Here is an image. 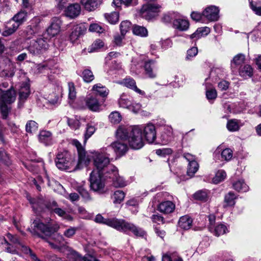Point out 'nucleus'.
<instances>
[{
	"instance_id": "48",
	"label": "nucleus",
	"mask_w": 261,
	"mask_h": 261,
	"mask_svg": "<svg viewBox=\"0 0 261 261\" xmlns=\"http://www.w3.org/2000/svg\"><path fill=\"white\" fill-rule=\"evenodd\" d=\"M131 102L128 97L124 95H122L118 100V104L120 107L128 109L130 106Z\"/></svg>"
},
{
	"instance_id": "2",
	"label": "nucleus",
	"mask_w": 261,
	"mask_h": 261,
	"mask_svg": "<svg viewBox=\"0 0 261 261\" xmlns=\"http://www.w3.org/2000/svg\"><path fill=\"white\" fill-rule=\"evenodd\" d=\"M95 221L106 224L120 231L126 232L130 231L137 237H143L145 234V232L142 228L123 219H105L101 215H97L95 218Z\"/></svg>"
},
{
	"instance_id": "44",
	"label": "nucleus",
	"mask_w": 261,
	"mask_h": 261,
	"mask_svg": "<svg viewBox=\"0 0 261 261\" xmlns=\"http://www.w3.org/2000/svg\"><path fill=\"white\" fill-rule=\"evenodd\" d=\"M226 176V173L225 171L223 170H218L215 176V177L213 178V182L217 184L223 180L225 179Z\"/></svg>"
},
{
	"instance_id": "38",
	"label": "nucleus",
	"mask_w": 261,
	"mask_h": 261,
	"mask_svg": "<svg viewBox=\"0 0 261 261\" xmlns=\"http://www.w3.org/2000/svg\"><path fill=\"white\" fill-rule=\"evenodd\" d=\"M133 34L142 37L148 36V31L146 28L138 25H135L133 28Z\"/></svg>"
},
{
	"instance_id": "40",
	"label": "nucleus",
	"mask_w": 261,
	"mask_h": 261,
	"mask_svg": "<svg viewBox=\"0 0 261 261\" xmlns=\"http://www.w3.org/2000/svg\"><path fill=\"white\" fill-rule=\"evenodd\" d=\"M251 9L257 15H261V0H249Z\"/></svg>"
},
{
	"instance_id": "49",
	"label": "nucleus",
	"mask_w": 261,
	"mask_h": 261,
	"mask_svg": "<svg viewBox=\"0 0 261 261\" xmlns=\"http://www.w3.org/2000/svg\"><path fill=\"white\" fill-rule=\"evenodd\" d=\"M25 129L29 133H35L38 129V124L34 121L30 120L26 124Z\"/></svg>"
},
{
	"instance_id": "60",
	"label": "nucleus",
	"mask_w": 261,
	"mask_h": 261,
	"mask_svg": "<svg viewBox=\"0 0 261 261\" xmlns=\"http://www.w3.org/2000/svg\"><path fill=\"white\" fill-rule=\"evenodd\" d=\"M104 45L103 41L100 39L95 40L94 43L92 44L90 48V52L96 51L98 49H100Z\"/></svg>"
},
{
	"instance_id": "14",
	"label": "nucleus",
	"mask_w": 261,
	"mask_h": 261,
	"mask_svg": "<svg viewBox=\"0 0 261 261\" xmlns=\"http://www.w3.org/2000/svg\"><path fill=\"white\" fill-rule=\"evenodd\" d=\"M146 140L149 143L154 142L156 139V130L155 126L151 123H148L144 127H142Z\"/></svg>"
},
{
	"instance_id": "43",
	"label": "nucleus",
	"mask_w": 261,
	"mask_h": 261,
	"mask_svg": "<svg viewBox=\"0 0 261 261\" xmlns=\"http://www.w3.org/2000/svg\"><path fill=\"white\" fill-rule=\"evenodd\" d=\"M76 190L78 191L84 200L89 201L91 200V197H90L89 193L83 185L77 186Z\"/></svg>"
},
{
	"instance_id": "53",
	"label": "nucleus",
	"mask_w": 261,
	"mask_h": 261,
	"mask_svg": "<svg viewBox=\"0 0 261 261\" xmlns=\"http://www.w3.org/2000/svg\"><path fill=\"white\" fill-rule=\"evenodd\" d=\"M95 131V128L94 126L91 124H88L87 125L86 132L84 135V144H86L88 139L92 136V135L94 133Z\"/></svg>"
},
{
	"instance_id": "47",
	"label": "nucleus",
	"mask_w": 261,
	"mask_h": 261,
	"mask_svg": "<svg viewBox=\"0 0 261 261\" xmlns=\"http://www.w3.org/2000/svg\"><path fill=\"white\" fill-rule=\"evenodd\" d=\"M228 231V229L226 225L223 224H218L215 228L213 233L216 236H219L223 234Z\"/></svg>"
},
{
	"instance_id": "35",
	"label": "nucleus",
	"mask_w": 261,
	"mask_h": 261,
	"mask_svg": "<svg viewBox=\"0 0 261 261\" xmlns=\"http://www.w3.org/2000/svg\"><path fill=\"white\" fill-rule=\"evenodd\" d=\"M82 121H85V119L76 116L74 118H68L67 123L71 129L76 130L80 128Z\"/></svg>"
},
{
	"instance_id": "63",
	"label": "nucleus",
	"mask_w": 261,
	"mask_h": 261,
	"mask_svg": "<svg viewBox=\"0 0 261 261\" xmlns=\"http://www.w3.org/2000/svg\"><path fill=\"white\" fill-rule=\"evenodd\" d=\"M198 53V48L196 47H192L187 50L186 56L187 60H191L192 58L196 56Z\"/></svg>"
},
{
	"instance_id": "27",
	"label": "nucleus",
	"mask_w": 261,
	"mask_h": 261,
	"mask_svg": "<svg viewBox=\"0 0 261 261\" xmlns=\"http://www.w3.org/2000/svg\"><path fill=\"white\" fill-rule=\"evenodd\" d=\"M81 2L86 10L92 11L99 7L101 0H81Z\"/></svg>"
},
{
	"instance_id": "30",
	"label": "nucleus",
	"mask_w": 261,
	"mask_h": 261,
	"mask_svg": "<svg viewBox=\"0 0 261 261\" xmlns=\"http://www.w3.org/2000/svg\"><path fill=\"white\" fill-rule=\"evenodd\" d=\"M237 70L239 72V75L244 78L250 77L253 75V68L249 64H245L243 66H240Z\"/></svg>"
},
{
	"instance_id": "1",
	"label": "nucleus",
	"mask_w": 261,
	"mask_h": 261,
	"mask_svg": "<svg viewBox=\"0 0 261 261\" xmlns=\"http://www.w3.org/2000/svg\"><path fill=\"white\" fill-rule=\"evenodd\" d=\"M72 143L76 147L78 152V162L71 160V155L67 151L59 152L57 155L56 163L60 170L74 171L81 168L84 165L87 166L90 161L84 147L78 140H73Z\"/></svg>"
},
{
	"instance_id": "59",
	"label": "nucleus",
	"mask_w": 261,
	"mask_h": 261,
	"mask_svg": "<svg viewBox=\"0 0 261 261\" xmlns=\"http://www.w3.org/2000/svg\"><path fill=\"white\" fill-rule=\"evenodd\" d=\"M89 30L90 32L100 34L103 33L105 29L97 23H93L90 25Z\"/></svg>"
},
{
	"instance_id": "3",
	"label": "nucleus",
	"mask_w": 261,
	"mask_h": 261,
	"mask_svg": "<svg viewBox=\"0 0 261 261\" xmlns=\"http://www.w3.org/2000/svg\"><path fill=\"white\" fill-rule=\"evenodd\" d=\"M16 92L13 88L7 90L0 89V112L3 119H6L11 110L10 105L16 99Z\"/></svg>"
},
{
	"instance_id": "15",
	"label": "nucleus",
	"mask_w": 261,
	"mask_h": 261,
	"mask_svg": "<svg viewBox=\"0 0 261 261\" xmlns=\"http://www.w3.org/2000/svg\"><path fill=\"white\" fill-rule=\"evenodd\" d=\"M219 9L215 6L206 8L202 12V15L210 21H217L219 18Z\"/></svg>"
},
{
	"instance_id": "5",
	"label": "nucleus",
	"mask_w": 261,
	"mask_h": 261,
	"mask_svg": "<svg viewBox=\"0 0 261 261\" xmlns=\"http://www.w3.org/2000/svg\"><path fill=\"white\" fill-rule=\"evenodd\" d=\"M49 39L43 36L32 40L27 47L29 52L34 55L38 56L45 53L49 47Z\"/></svg>"
},
{
	"instance_id": "41",
	"label": "nucleus",
	"mask_w": 261,
	"mask_h": 261,
	"mask_svg": "<svg viewBox=\"0 0 261 261\" xmlns=\"http://www.w3.org/2000/svg\"><path fill=\"white\" fill-rule=\"evenodd\" d=\"M162 261H182L176 252L167 253L163 255Z\"/></svg>"
},
{
	"instance_id": "45",
	"label": "nucleus",
	"mask_w": 261,
	"mask_h": 261,
	"mask_svg": "<svg viewBox=\"0 0 261 261\" xmlns=\"http://www.w3.org/2000/svg\"><path fill=\"white\" fill-rule=\"evenodd\" d=\"M105 17L110 23L115 24L119 20V13L117 12L107 13L105 14Z\"/></svg>"
},
{
	"instance_id": "8",
	"label": "nucleus",
	"mask_w": 261,
	"mask_h": 261,
	"mask_svg": "<svg viewBox=\"0 0 261 261\" xmlns=\"http://www.w3.org/2000/svg\"><path fill=\"white\" fill-rule=\"evenodd\" d=\"M101 173L93 171L90 176L91 189L95 192L103 193L105 186V180L102 177Z\"/></svg>"
},
{
	"instance_id": "23",
	"label": "nucleus",
	"mask_w": 261,
	"mask_h": 261,
	"mask_svg": "<svg viewBox=\"0 0 261 261\" xmlns=\"http://www.w3.org/2000/svg\"><path fill=\"white\" fill-rule=\"evenodd\" d=\"M175 207V204L168 200L160 203L158 205V210L164 214H170L173 212Z\"/></svg>"
},
{
	"instance_id": "32",
	"label": "nucleus",
	"mask_w": 261,
	"mask_h": 261,
	"mask_svg": "<svg viewBox=\"0 0 261 261\" xmlns=\"http://www.w3.org/2000/svg\"><path fill=\"white\" fill-rule=\"evenodd\" d=\"M57 206V203L56 202H53L50 208L53 212L57 214L58 216L63 217V218L68 220H72V217L70 215H68L64 210L58 207Z\"/></svg>"
},
{
	"instance_id": "39",
	"label": "nucleus",
	"mask_w": 261,
	"mask_h": 261,
	"mask_svg": "<svg viewBox=\"0 0 261 261\" xmlns=\"http://www.w3.org/2000/svg\"><path fill=\"white\" fill-rule=\"evenodd\" d=\"M240 121L237 119H231L227 121L226 127L230 132H236L239 130L241 125Z\"/></svg>"
},
{
	"instance_id": "12",
	"label": "nucleus",
	"mask_w": 261,
	"mask_h": 261,
	"mask_svg": "<svg viewBox=\"0 0 261 261\" xmlns=\"http://www.w3.org/2000/svg\"><path fill=\"white\" fill-rule=\"evenodd\" d=\"M40 22L41 20L39 17H34L32 19L31 24L25 30L26 37L28 39L32 38L35 34L39 32L41 29Z\"/></svg>"
},
{
	"instance_id": "57",
	"label": "nucleus",
	"mask_w": 261,
	"mask_h": 261,
	"mask_svg": "<svg viewBox=\"0 0 261 261\" xmlns=\"http://www.w3.org/2000/svg\"><path fill=\"white\" fill-rule=\"evenodd\" d=\"M76 97V91L73 83H68V98L70 100H74Z\"/></svg>"
},
{
	"instance_id": "50",
	"label": "nucleus",
	"mask_w": 261,
	"mask_h": 261,
	"mask_svg": "<svg viewBox=\"0 0 261 261\" xmlns=\"http://www.w3.org/2000/svg\"><path fill=\"white\" fill-rule=\"evenodd\" d=\"M132 24L130 21L125 20L121 22L120 25V29L121 34L122 36H124L126 33L130 30Z\"/></svg>"
},
{
	"instance_id": "46",
	"label": "nucleus",
	"mask_w": 261,
	"mask_h": 261,
	"mask_svg": "<svg viewBox=\"0 0 261 261\" xmlns=\"http://www.w3.org/2000/svg\"><path fill=\"white\" fill-rule=\"evenodd\" d=\"M9 27H7L5 31L2 33V35L4 36H9L13 34L18 28V25L16 23H13V22L10 24Z\"/></svg>"
},
{
	"instance_id": "4",
	"label": "nucleus",
	"mask_w": 261,
	"mask_h": 261,
	"mask_svg": "<svg viewBox=\"0 0 261 261\" xmlns=\"http://www.w3.org/2000/svg\"><path fill=\"white\" fill-rule=\"evenodd\" d=\"M59 229V225L56 223L45 224L40 220H35L31 226V233L34 235L42 233L47 236H50Z\"/></svg>"
},
{
	"instance_id": "6",
	"label": "nucleus",
	"mask_w": 261,
	"mask_h": 261,
	"mask_svg": "<svg viewBox=\"0 0 261 261\" xmlns=\"http://www.w3.org/2000/svg\"><path fill=\"white\" fill-rule=\"evenodd\" d=\"M130 132L127 142L130 148L139 149L144 145L142 138V128L138 126H133Z\"/></svg>"
},
{
	"instance_id": "18",
	"label": "nucleus",
	"mask_w": 261,
	"mask_h": 261,
	"mask_svg": "<svg viewBox=\"0 0 261 261\" xmlns=\"http://www.w3.org/2000/svg\"><path fill=\"white\" fill-rule=\"evenodd\" d=\"M110 149H113L116 154L121 155L127 151L128 147L126 143L117 141L112 143L106 150L109 151Z\"/></svg>"
},
{
	"instance_id": "28",
	"label": "nucleus",
	"mask_w": 261,
	"mask_h": 261,
	"mask_svg": "<svg viewBox=\"0 0 261 261\" xmlns=\"http://www.w3.org/2000/svg\"><path fill=\"white\" fill-rule=\"evenodd\" d=\"M121 84L124 86L133 90L141 95L145 94V92L144 91L137 88L135 81L132 78L127 77L124 79L121 82Z\"/></svg>"
},
{
	"instance_id": "21",
	"label": "nucleus",
	"mask_w": 261,
	"mask_h": 261,
	"mask_svg": "<svg viewBox=\"0 0 261 261\" xmlns=\"http://www.w3.org/2000/svg\"><path fill=\"white\" fill-rule=\"evenodd\" d=\"M29 80L26 79L20 86L19 92V99L20 101H24L28 97L30 94Z\"/></svg>"
},
{
	"instance_id": "62",
	"label": "nucleus",
	"mask_w": 261,
	"mask_h": 261,
	"mask_svg": "<svg viewBox=\"0 0 261 261\" xmlns=\"http://www.w3.org/2000/svg\"><path fill=\"white\" fill-rule=\"evenodd\" d=\"M172 153V150L171 148H162L156 150L157 155L162 156H165L166 155L171 154Z\"/></svg>"
},
{
	"instance_id": "26",
	"label": "nucleus",
	"mask_w": 261,
	"mask_h": 261,
	"mask_svg": "<svg viewBox=\"0 0 261 261\" xmlns=\"http://www.w3.org/2000/svg\"><path fill=\"white\" fill-rule=\"evenodd\" d=\"M27 18V12L24 10H21L13 16L12 19L10 20L9 23L11 24L12 22L16 23L18 25V27H19L20 24L26 21Z\"/></svg>"
},
{
	"instance_id": "64",
	"label": "nucleus",
	"mask_w": 261,
	"mask_h": 261,
	"mask_svg": "<svg viewBox=\"0 0 261 261\" xmlns=\"http://www.w3.org/2000/svg\"><path fill=\"white\" fill-rule=\"evenodd\" d=\"M77 230V228L74 227H70V228L66 229L64 231L63 234L65 237H66L67 238H71L75 234V233Z\"/></svg>"
},
{
	"instance_id": "10",
	"label": "nucleus",
	"mask_w": 261,
	"mask_h": 261,
	"mask_svg": "<svg viewBox=\"0 0 261 261\" xmlns=\"http://www.w3.org/2000/svg\"><path fill=\"white\" fill-rule=\"evenodd\" d=\"M109 153L106 152H96L94 156V165L98 171L100 172L101 170L107 167L110 163Z\"/></svg>"
},
{
	"instance_id": "16",
	"label": "nucleus",
	"mask_w": 261,
	"mask_h": 261,
	"mask_svg": "<svg viewBox=\"0 0 261 261\" xmlns=\"http://www.w3.org/2000/svg\"><path fill=\"white\" fill-rule=\"evenodd\" d=\"M6 64L4 68L0 65V75L4 77H12L15 73V67L14 64L9 59H5L3 60Z\"/></svg>"
},
{
	"instance_id": "17",
	"label": "nucleus",
	"mask_w": 261,
	"mask_h": 261,
	"mask_svg": "<svg viewBox=\"0 0 261 261\" xmlns=\"http://www.w3.org/2000/svg\"><path fill=\"white\" fill-rule=\"evenodd\" d=\"M61 21L58 17L52 19L50 26L46 29V33L50 38L59 34L60 31Z\"/></svg>"
},
{
	"instance_id": "36",
	"label": "nucleus",
	"mask_w": 261,
	"mask_h": 261,
	"mask_svg": "<svg viewBox=\"0 0 261 261\" xmlns=\"http://www.w3.org/2000/svg\"><path fill=\"white\" fill-rule=\"evenodd\" d=\"M92 90L95 92L96 94L102 97L107 96L109 93V90L101 84L94 85L92 88Z\"/></svg>"
},
{
	"instance_id": "34",
	"label": "nucleus",
	"mask_w": 261,
	"mask_h": 261,
	"mask_svg": "<svg viewBox=\"0 0 261 261\" xmlns=\"http://www.w3.org/2000/svg\"><path fill=\"white\" fill-rule=\"evenodd\" d=\"M192 223V219L188 216H184L180 218L178 221L179 226L185 230L191 228Z\"/></svg>"
},
{
	"instance_id": "13",
	"label": "nucleus",
	"mask_w": 261,
	"mask_h": 261,
	"mask_svg": "<svg viewBox=\"0 0 261 261\" xmlns=\"http://www.w3.org/2000/svg\"><path fill=\"white\" fill-rule=\"evenodd\" d=\"M86 31V28L82 23L73 25L69 35L70 42L72 43H74L81 36L84 35Z\"/></svg>"
},
{
	"instance_id": "55",
	"label": "nucleus",
	"mask_w": 261,
	"mask_h": 261,
	"mask_svg": "<svg viewBox=\"0 0 261 261\" xmlns=\"http://www.w3.org/2000/svg\"><path fill=\"white\" fill-rule=\"evenodd\" d=\"M125 193L120 190L116 191L113 195L114 203H120L124 199Z\"/></svg>"
},
{
	"instance_id": "42",
	"label": "nucleus",
	"mask_w": 261,
	"mask_h": 261,
	"mask_svg": "<svg viewBox=\"0 0 261 261\" xmlns=\"http://www.w3.org/2000/svg\"><path fill=\"white\" fill-rule=\"evenodd\" d=\"M71 255L73 257L74 261H98L95 257L92 256L83 258L75 251L72 252Z\"/></svg>"
},
{
	"instance_id": "54",
	"label": "nucleus",
	"mask_w": 261,
	"mask_h": 261,
	"mask_svg": "<svg viewBox=\"0 0 261 261\" xmlns=\"http://www.w3.org/2000/svg\"><path fill=\"white\" fill-rule=\"evenodd\" d=\"M236 198V196L234 193L232 192H229L225 196L224 201L228 206H232L234 205V200Z\"/></svg>"
},
{
	"instance_id": "25",
	"label": "nucleus",
	"mask_w": 261,
	"mask_h": 261,
	"mask_svg": "<svg viewBox=\"0 0 261 261\" xmlns=\"http://www.w3.org/2000/svg\"><path fill=\"white\" fill-rule=\"evenodd\" d=\"M146 74L150 78H154L156 76L155 70L156 66L155 62L153 60H149L146 62L144 65Z\"/></svg>"
},
{
	"instance_id": "19",
	"label": "nucleus",
	"mask_w": 261,
	"mask_h": 261,
	"mask_svg": "<svg viewBox=\"0 0 261 261\" xmlns=\"http://www.w3.org/2000/svg\"><path fill=\"white\" fill-rule=\"evenodd\" d=\"M85 101L86 106L91 111L97 112L99 110L100 104L95 95H88Z\"/></svg>"
},
{
	"instance_id": "61",
	"label": "nucleus",
	"mask_w": 261,
	"mask_h": 261,
	"mask_svg": "<svg viewBox=\"0 0 261 261\" xmlns=\"http://www.w3.org/2000/svg\"><path fill=\"white\" fill-rule=\"evenodd\" d=\"M173 138V135H171L166 133V132H163L161 136L162 143L163 144H166L170 142Z\"/></svg>"
},
{
	"instance_id": "7",
	"label": "nucleus",
	"mask_w": 261,
	"mask_h": 261,
	"mask_svg": "<svg viewBox=\"0 0 261 261\" xmlns=\"http://www.w3.org/2000/svg\"><path fill=\"white\" fill-rule=\"evenodd\" d=\"M161 6L156 4H146L140 10V16L146 20H150L159 15Z\"/></svg>"
},
{
	"instance_id": "51",
	"label": "nucleus",
	"mask_w": 261,
	"mask_h": 261,
	"mask_svg": "<svg viewBox=\"0 0 261 261\" xmlns=\"http://www.w3.org/2000/svg\"><path fill=\"white\" fill-rule=\"evenodd\" d=\"M109 120L113 124L119 123L122 119L120 114L117 111L112 112L109 115Z\"/></svg>"
},
{
	"instance_id": "58",
	"label": "nucleus",
	"mask_w": 261,
	"mask_h": 261,
	"mask_svg": "<svg viewBox=\"0 0 261 261\" xmlns=\"http://www.w3.org/2000/svg\"><path fill=\"white\" fill-rule=\"evenodd\" d=\"M232 151L229 148H226L221 152V158L222 160L229 161L232 157Z\"/></svg>"
},
{
	"instance_id": "11",
	"label": "nucleus",
	"mask_w": 261,
	"mask_h": 261,
	"mask_svg": "<svg viewBox=\"0 0 261 261\" xmlns=\"http://www.w3.org/2000/svg\"><path fill=\"white\" fill-rule=\"evenodd\" d=\"M184 157L189 162L187 169V174L190 177H193L194 174L197 171L199 168V165L195 161L194 156L189 153H185Z\"/></svg>"
},
{
	"instance_id": "24",
	"label": "nucleus",
	"mask_w": 261,
	"mask_h": 261,
	"mask_svg": "<svg viewBox=\"0 0 261 261\" xmlns=\"http://www.w3.org/2000/svg\"><path fill=\"white\" fill-rule=\"evenodd\" d=\"M132 127L131 126H120L116 133L117 138L122 141L128 140V138L131 131L130 129Z\"/></svg>"
},
{
	"instance_id": "20",
	"label": "nucleus",
	"mask_w": 261,
	"mask_h": 261,
	"mask_svg": "<svg viewBox=\"0 0 261 261\" xmlns=\"http://www.w3.org/2000/svg\"><path fill=\"white\" fill-rule=\"evenodd\" d=\"M245 59V56L243 54L236 55L231 61V68L232 72H237L240 66H243Z\"/></svg>"
},
{
	"instance_id": "37",
	"label": "nucleus",
	"mask_w": 261,
	"mask_h": 261,
	"mask_svg": "<svg viewBox=\"0 0 261 261\" xmlns=\"http://www.w3.org/2000/svg\"><path fill=\"white\" fill-rule=\"evenodd\" d=\"M234 190L242 192H247L249 189V187L245 183L244 180L239 179L232 184Z\"/></svg>"
},
{
	"instance_id": "29",
	"label": "nucleus",
	"mask_w": 261,
	"mask_h": 261,
	"mask_svg": "<svg viewBox=\"0 0 261 261\" xmlns=\"http://www.w3.org/2000/svg\"><path fill=\"white\" fill-rule=\"evenodd\" d=\"M39 141L45 145H50L53 143L51 133L47 130H42L39 135Z\"/></svg>"
},
{
	"instance_id": "52",
	"label": "nucleus",
	"mask_w": 261,
	"mask_h": 261,
	"mask_svg": "<svg viewBox=\"0 0 261 261\" xmlns=\"http://www.w3.org/2000/svg\"><path fill=\"white\" fill-rule=\"evenodd\" d=\"M194 197L196 199L205 201L208 199L207 191L206 190H200L197 191L194 194Z\"/></svg>"
},
{
	"instance_id": "56",
	"label": "nucleus",
	"mask_w": 261,
	"mask_h": 261,
	"mask_svg": "<svg viewBox=\"0 0 261 261\" xmlns=\"http://www.w3.org/2000/svg\"><path fill=\"white\" fill-rule=\"evenodd\" d=\"M82 77L84 81L87 83H90L92 81L94 76L92 72L89 69H85L82 73Z\"/></svg>"
},
{
	"instance_id": "9",
	"label": "nucleus",
	"mask_w": 261,
	"mask_h": 261,
	"mask_svg": "<svg viewBox=\"0 0 261 261\" xmlns=\"http://www.w3.org/2000/svg\"><path fill=\"white\" fill-rule=\"evenodd\" d=\"M106 177L112 179L113 185L115 187H123L126 185V182L122 176L118 174L117 168L112 165L109 166V170L107 171Z\"/></svg>"
},
{
	"instance_id": "31",
	"label": "nucleus",
	"mask_w": 261,
	"mask_h": 261,
	"mask_svg": "<svg viewBox=\"0 0 261 261\" xmlns=\"http://www.w3.org/2000/svg\"><path fill=\"white\" fill-rule=\"evenodd\" d=\"M211 30L208 27H201L197 29V30L190 35L191 39H195L198 40L199 38L207 35L210 33Z\"/></svg>"
},
{
	"instance_id": "33",
	"label": "nucleus",
	"mask_w": 261,
	"mask_h": 261,
	"mask_svg": "<svg viewBox=\"0 0 261 261\" xmlns=\"http://www.w3.org/2000/svg\"><path fill=\"white\" fill-rule=\"evenodd\" d=\"M173 25L174 28L180 31H186L189 27V21L185 19H176L173 21Z\"/></svg>"
},
{
	"instance_id": "22",
	"label": "nucleus",
	"mask_w": 261,
	"mask_h": 261,
	"mask_svg": "<svg viewBox=\"0 0 261 261\" xmlns=\"http://www.w3.org/2000/svg\"><path fill=\"white\" fill-rule=\"evenodd\" d=\"M81 11V6L79 4H73L69 5L65 11L66 15L71 18L79 16Z\"/></svg>"
}]
</instances>
